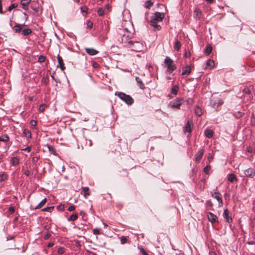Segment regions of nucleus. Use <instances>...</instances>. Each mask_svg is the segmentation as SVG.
<instances>
[{"label":"nucleus","instance_id":"13","mask_svg":"<svg viewBox=\"0 0 255 255\" xmlns=\"http://www.w3.org/2000/svg\"><path fill=\"white\" fill-rule=\"evenodd\" d=\"M228 180L229 181L233 183L237 181V178L234 174L232 173L228 176Z\"/></svg>","mask_w":255,"mask_h":255},{"label":"nucleus","instance_id":"20","mask_svg":"<svg viewBox=\"0 0 255 255\" xmlns=\"http://www.w3.org/2000/svg\"><path fill=\"white\" fill-rule=\"evenodd\" d=\"M186 131L189 133L191 132V123L189 121H188L185 127Z\"/></svg>","mask_w":255,"mask_h":255},{"label":"nucleus","instance_id":"37","mask_svg":"<svg viewBox=\"0 0 255 255\" xmlns=\"http://www.w3.org/2000/svg\"><path fill=\"white\" fill-rule=\"evenodd\" d=\"M7 178V175L5 173L0 174V181L2 182Z\"/></svg>","mask_w":255,"mask_h":255},{"label":"nucleus","instance_id":"8","mask_svg":"<svg viewBox=\"0 0 255 255\" xmlns=\"http://www.w3.org/2000/svg\"><path fill=\"white\" fill-rule=\"evenodd\" d=\"M85 50L86 52L90 55H95L98 53V51L97 50L93 48H85Z\"/></svg>","mask_w":255,"mask_h":255},{"label":"nucleus","instance_id":"38","mask_svg":"<svg viewBox=\"0 0 255 255\" xmlns=\"http://www.w3.org/2000/svg\"><path fill=\"white\" fill-rule=\"evenodd\" d=\"M211 169V166L210 165H207L204 168V172L206 174H208L209 173V171Z\"/></svg>","mask_w":255,"mask_h":255},{"label":"nucleus","instance_id":"60","mask_svg":"<svg viewBox=\"0 0 255 255\" xmlns=\"http://www.w3.org/2000/svg\"><path fill=\"white\" fill-rule=\"evenodd\" d=\"M54 244L52 242L51 243H49L48 244H47V247H49V248H50L51 247H52L53 246Z\"/></svg>","mask_w":255,"mask_h":255},{"label":"nucleus","instance_id":"47","mask_svg":"<svg viewBox=\"0 0 255 255\" xmlns=\"http://www.w3.org/2000/svg\"><path fill=\"white\" fill-rule=\"evenodd\" d=\"M58 64H63L62 58L59 55L57 56Z\"/></svg>","mask_w":255,"mask_h":255},{"label":"nucleus","instance_id":"63","mask_svg":"<svg viewBox=\"0 0 255 255\" xmlns=\"http://www.w3.org/2000/svg\"><path fill=\"white\" fill-rule=\"evenodd\" d=\"M207 66H209L210 67V68H213L214 66H215V65H211V64H210V65H207Z\"/></svg>","mask_w":255,"mask_h":255},{"label":"nucleus","instance_id":"17","mask_svg":"<svg viewBox=\"0 0 255 255\" xmlns=\"http://www.w3.org/2000/svg\"><path fill=\"white\" fill-rule=\"evenodd\" d=\"M30 1V0H21L20 3L23 5L24 9H27L28 8V5Z\"/></svg>","mask_w":255,"mask_h":255},{"label":"nucleus","instance_id":"26","mask_svg":"<svg viewBox=\"0 0 255 255\" xmlns=\"http://www.w3.org/2000/svg\"><path fill=\"white\" fill-rule=\"evenodd\" d=\"M9 138L7 134H3L0 136V141H8Z\"/></svg>","mask_w":255,"mask_h":255},{"label":"nucleus","instance_id":"12","mask_svg":"<svg viewBox=\"0 0 255 255\" xmlns=\"http://www.w3.org/2000/svg\"><path fill=\"white\" fill-rule=\"evenodd\" d=\"M24 26V25L16 24L13 26V30L15 32L19 33L21 31L22 28Z\"/></svg>","mask_w":255,"mask_h":255},{"label":"nucleus","instance_id":"2","mask_svg":"<svg viewBox=\"0 0 255 255\" xmlns=\"http://www.w3.org/2000/svg\"><path fill=\"white\" fill-rule=\"evenodd\" d=\"M164 16V13H160L159 12H156L153 14L152 16H151L150 20V25L152 27H153L155 29L158 30H160L161 28V26L157 24V23L158 22L162 21Z\"/></svg>","mask_w":255,"mask_h":255},{"label":"nucleus","instance_id":"33","mask_svg":"<svg viewBox=\"0 0 255 255\" xmlns=\"http://www.w3.org/2000/svg\"><path fill=\"white\" fill-rule=\"evenodd\" d=\"M145 7L149 9L150 7L153 5V3L150 0H148L145 2Z\"/></svg>","mask_w":255,"mask_h":255},{"label":"nucleus","instance_id":"15","mask_svg":"<svg viewBox=\"0 0 255 255\" xmlns=\"http://www.w3.org/2000/svg\"><path fill=\"white\" fill-rule=\"evenodd\" d=\"M208 220L211 222H215L217 219V216L211 213L208 214Z\"/></svg>","mask_w":255,"mask_h":255},{"label":"nucleus","instance_id":"44","mask_svg":"<svg viewBox=\"0 0 255 255\" xmlns=\"http://www.w3.org/2000/svg\"><path fill=\"white\" fill-rule=\"evenodd\" d=\"M57 209L58 210L62 211L64 209V205L62 204L59 205L58 206H57Z\"/></svg>","mask_w":255,"mask_h":255},{"label":"nucleus","instance_id":"32","mask_svg":"<svg viewBox=\"0 0 255 255\" xmlns=\"http://www.w3.org/2000/svg\"><path fill=\"white\" fill-rule=\"evenodd\" d=\"M54 209V207L53 206H50V207H46V208H44L42 209V211H46V212H51Z\"/></svg>","mask_w":255,"mask_h":255},{"label":"nucleus","instance_id":"51","mask_svg":"<svg viewBox=\"0 0 255 255\" xmlns=\"http://www.w3.org/2000/svg\"><path fill=\"white\" fill-rule=\"evenodd\" d=\"M190 56H191V52L189 51H186L185 52V56L186 57H190Z\"/></svg>","mask_w":255,"mask_h":255},{"label":"nucleus","instance_id":"22","mask_svg":"<svg viewBox=\"0 0 255 255\" xmlns=\"http://www.w3.org/2000/svg\"><path fill=\"white\" fill-rule=\"evenodd\" d=\"M194 13L197 18H200L202 14L201 11L199 9H195Z\"/></svg>","mask_w":255,"mask_h":255},{"label":"nucleus","instance_id":"50","mask_svg":"<svg viewBox=\"0 0 255 255\" xmlns=\"http://www.w3.org/2000/svg\"><path fill=\"white\" fill-rule=\"evenodd\" d=\"M75 209V207L74 205H72L69 207L68 210L69 211H72L74 210Z\"/></svg>","mask_w":255,"mask_h":255},{"label":"nucleus","instance_id":"24","mask_svg":"<svg viewBox=\"0 0 255 255\" xmlns=\"http://www.w3.org/2000/svg\"><path fill=\"white\" fill-rule=\"evenodd\" d=\"M23 134L24 136L27 138L31 137V134L29 130H27L26 129H23Z\"/></svg>","mask_w":255,"mask_h":255},{"label":"nucleus","instance_id":"16","mask_svg":"<svg viewBox=\"0 0 255 255\" xmlns=\"http://www.w3.org/2000/svg\"><path fill=\"white\" fill-rule=\"evenodd\" d=\"M135 80L136 82L137 83L138 86H139L140 88L141 89H144L145 88L144 85L143 83L142 80L138 77H136L135 78Z\"/></svg>","mask_w":255,"mask_h":255},{"label":"nucleus","instance_id":"49","mask_svg":"<svg viewBox=\"0 0 255 255\" xmlns=\"http://www.w3.org/2000/svg\"><path fill=\"white\" fill-rule=\"evenodd\" d=\"M81 11L84 12H86L87 10H88V8L86 6H82L81 8Z\"/></svg>","mask_w":255,"mask_h":255},{"label":"nucleus","instance_id":"1","mask_svg":"<svg viewBox=\"0 0 255 255\" xmlns=\"http://www.w3.org/2000/svg\"><path fill=\"white\" fill-rule=\"evenodd\" d=\"M126 33L125 32L123 35V41L128 43V47L131 48L132 50L135 51H141L143 47L142 43L132 40L131 34L130 33H128V31L127 29H126Z\"/></svg>","mask_w":255,"mask_h":255},{"label":"nucleus","instance_id":"61","mask_svg":"<svg viewBox=\"0 0 255 255\" xmlns=\"http://www.w3.org/2000/svg\"><path fill=\"white\" fill-rule=\"evenodd\" d=\"M23 150H27L28 152H29L30 151V147L28 146V147L25 148L24 149H23Z\"/></svg>","mask_w":255,"mask_h":255},{"label":"nucleus","instance_id":"41","mask_svg":"<svg viewBox=\"0 0 255 255\" xmlns=\"http://www.w3.org/2000/svg\"><path fill=\"white\" fill-rule=\"evenodd\" d=\"M93 232L95 235H99L100 233V229L98 228H95L93 230Z\"/></svg>","mask_w":255,"mask_h":255},{"label":"nucleus","instance_id":"58","mask_svg":"<svg viewBox=\"0 0 255 255\" xmlns=\"http://www.w3.org/2000/svg\"><path fill=\"white\" fill-rule=\"evenodd\" d=\"M24 174L27 176H28L29 175H30V171L29 170H26L25 172H24Z\"/></svg>","mask_w":255,"mask_h":255},{"label":"nucleus","instance_id":"39","mask_svg":"<svg viewBox=\"0 0 255 255\" xmlns=\"http://www.w3.org/2000/svg\"><path fill=\"white\" fill-rule=\"evenodd\" d=\"M45 60V57L44 56H40L38 58V62L39 63L44 62Z\"/></svg>","mask_w":255,"mask_h":255},{"label":"nucleus","instance_id":"48","mask_svg":"<svg viewBox=\"0 0 255 255\" xmlns=\"http://www.w3.org/2000/svg\"><path fill=\"white\" fill-rule=\"evenodd\" d=\"M8 212L10 214H12L14 212V209L12 207H10L8 208Z\"/></svg>","mask_w":255,"mask_h":255},{"label":"nucleus","instance_id":"25","mask_svg":"<svg viewBox=\"0 0 255 255\" xmlns=\"http://www.w3.org/2000/svg\"><path fill=\"white\" fill-rule=\"evenodd\" d=\"M19 159L16 157H12L11 159V163L12 165H15L18 164Z\"/></svg>","mask_w":255,"mask_h":255},{"label":"nucleus","instance_id":"30","mask_svg":"<svg viewBox=\"0 0 255 255\" xmlns=\"http://www.w3.org/2000/svg\"><path fill=\"white\" fill-rule=\"evenodd\" d=\"M89 189L88 187H85L83 188V192L84 193V196L86 197L88 195H90V192L89 191Z\"/></svg>","mask_w":255,"mask_h":255},{"label":"nucleus","instance_id":"64","mask_svg":"<svg viewBox=\"0 0 255 255\" xmlns=\"http://www.w3.org/2000/svg\"><path fill=\"white\" fill-rule=\"evenodd\" d=\"M213 0H206V1L208 3H212Z\"/></svg>","mask_w":255,"mask_h":255},{"label":"nucleus","instance_id":"10","mask_svg":"<svg viewBox=\"0 0 255 255\" xmlns=\"http://www.w3.org/2000/svg\"><path fill=\"white\" fill-rule=\"evenodd\" d=\"M204 153L203 149H200L196 154V161L199 162L202 158Z\"/></svg>","mask_w":255,"mask_h":255},{"label":"nucleus","instance_id":"23","mask_svg":"<svg viewBox=\"0 0 255 255\" xmlns=\"http://www.w3.org/2000/svg\"><path fill=\"white\" fill-rule=\"evenodd\" d=\"M212 51V47L209 45H208L206 46L205 49V52L206 55H209Z\"/></svg>","mask_w":255,"mask_h":255},{"label":"nucleus","instance_id":"29","mask_svg":"<svg viewBox=\"0 0 255 255\" xmlns=\"http://www.w3.org/2000/svg\"><path fill=\"white\" fill-rule=\"evenodd\" d=\"M180 47H181V43H180V41H179L178 40H177L175 43V44L174 46V48L175 50L178 51L180 49Z\"/></svg>","mask_w":255,"mask_h":255},{"label":"nucleus","instance_id":"14","mask_svg":"<svg viewBox=\"0 0 255 255\" xmlns=\"http://www.w3.org/2000/svg\"><path fill=\"white\" fill-rule=\"evenodd\" d=\"M205 135L208 138H211L213 135V131L210 129H206L204 131Z\"/></svg>","mask_w":255,"mask_h":255},{"label":"nucleus","instance_id":"36","mask_svg":"<svg viewBox=\"0 0 255 255\" xmlns=\"http://www.w3.org/2000/svg\"><path fill=\"white\" fill-rule=\"evenodd\" d=\"M97 12L100 16H102L104 14V10L103 8L100 7L98 8Z\"/></svg>","mask_w":255,"mask_h":255},{"label":"nucleus","instance_id":"40","mask_svg":"<svg viewBox=\"0 0 255 255\" xmlns=\"http://www.w3.org/2000/svg\"><path fill=\"white\" fill-rule=\"evenodd\" d=\"M45 106H46V105L44 104L41 105L39 107V109H38L39 111L41 112H42L43 111H44L45 110Z\"/></svg>","mask_w":255,"mask_h":255},{"label":"nucleus","instance_id":"21","mask_svg":"<svg viewBox=\"0 0 255 255\" xmlns=\"http://www.w3.org/2000/svg\"><path fill=\"white\" fill-rule=\"evenodd\" d=\"M32 32L30 28L23 29L22 31V34L24 36L28 35Z\"/></svg>","mask_w":255,"mask_h":255},{"label":"nucleus","instance_id":"35","mask_svg":"<svg viewBox=\"0 0 255 255\" xmlns=\"http://www.w3.org/2000/svg\"><path fill=\"white\" fill-rule=\"evenodd\" d=\"M164 63L165 64H172L173 63V61L169 57H166L164 59Z\"/></svg>","mask_w":255,"mask_h":255},{"label":"nucleus","instance_id":"7","mask_svg":"<svg viewBox=\"0 0 255 255\" xmlns=\"http://www.w3.org/2000/svg\"><path fill=\"white\" fill-rule=\"evenodd\" d=\"M210 104L213 108H216L221 105V102L218 99H213L211 100Z\"/></svg>","mask_w":255,"mask_h":255},{"label":"nucleus","instance_id":"45","mask_svg":"<svg viewBox=\"0 0 255 255\" xmlns=\"http://www.w3.org/2000/svg\"><path fill=\"white\" fill-rule=\"evenodd\" d=\"M246 151L249 153H251L253 152V149L251 146H248L246 148Z\"/></svg>","mask_w":255,"mask_h":255},{"label":"nucleus","instance_id":"9","mask_svg":"<svg viewBox=\"0 0 255 255\" xmlns=\"http://www.w3.org/2000/svg\"><path fill=\"white\" fill-rule=\"evenodd\" d=\"M191 72V67L190 66L187 65L185 67L183 68L182 75H188Z\"/></svg>","mask_w":255,"mask_h":255},{"label":"nucleus","instance_id":"31","mask_svg":"<svg viewBox=\"0 0 255 255\" xmlns=\"http://www.w3.org/2000/svg\"><path fill=\"white\" fill-rule=\"evenodd\" d=\"M77 218H78V215L77 214H73L70 216L68 220L74 221L76 220Z\"/></svg>","mask_w":255,"mask_h":255},{"label":"nucleus","instance_id":"28","mask_svg":"<svg viewBox=\"0 0 255 255\" xmlns=\"http://www.w3.org/2000/svg\"><path fill=\"white\" fill-rule=\"evenodd\" d=\"M168 68L167 69V71L171 73L172 71H173L176 69L175 65H167Z\"/></svg>","mask_w":255,"mask_h":255},{"label":"nucleus","instance_id":"56","mask_svg":"<svg viewBox=\"0 0 255 255\" xmlns=\"http://www.w3.org/2000/svg\"><path fill=\"white\" fill-rule=\"evenodd\" d=\"M214 63V62L213 60L209 59L206 62V64H212Z\"/></svg>","mask_w":255,"mask_h":255},{"label":"nucleus","instance_id":"5","mask_svg":"<svg viewBox=\"0 0 255 255\" xmlns=\"http://www.w3.org/2000/svg\"><path fill=\"white\" fill-rule=\"evenodd\" d=\"M245 176L250 178H253L255 175V170L254 168H249L244 170Z\"/></svg>","mask_w":255,"mask_h":255},{"label":"nucleus","instance_id":"18","mask_svg":"<svg viewBox=\"0 0 255 255\" xmlns=\"http://www.w3.org/2000/svg\"><path fill=\"white\" fill-rule=\"evenodd\" d=\"M212 196L218 201L219 203L222 202V198L220 197V195L218 193L215 192L214 194L212 195Z\"/></svg>","mask_w":255,"mask_h":255},{"label":"nucleus","instance_id":"4","mask_svg":"<svg viewBox=\"0 0 255 255\" xmlns=\"http://www.w3.org/2000/svg\"><path fill=\"white\" fill-rule=\"evenodd\" d=\"M184 99L183 98H176L170 102L169 106L173 109H179Z\"/></svg>","mask_w":255,"mask_h":255},{"label":"nucleus","instance_id":"62","mask_svg":"<svg viewBox=\"0 0 255 255\" xmlns=\"http://www.w3.org/2000/svg\"><path fill=\"white\" fill-rule=\"evenodd\" d=\"M49 236H50V235H48V234L44 236V239H47L49 238Z\"/></svg>","mask_w":255,"mask_h":255},{"label":"nucleus","instance_id":"52","mask_svg":"<svg viewBox=\"0 0 255 255\" xmlns=\"http://www.w3.org/2000/svg\"><path fill=\"white\" fill-rule=\"evenodd\" d=\"M140 252L142 253V255H148L143 248L140 249Z\"/></svg>","mask_w":255,"mask_h":255},{"label":"nucleus","instance_id":"54","mask_svg":"<svg viewBox=\"0 0 255 255\" xmlns=\"http://www.w3.org/2000/svg\"><path fill=\"white\" fill-rule=\"evenodd\" d=\"M64 65H57V68H59L62 71L65 68Z\"/></svg>","mask_w":255,"mask_h":255},{"label":"nucleus","instance_id":"42","mask_svg":"<svg viewBox=\"0 0 255 255\" xmlns=\"http://www.w3.org/2000/svg\"><path fill=\"white\" fill-rule=\"evenodd\" d=\"M93 22L90 20L88 21L87 22V28H91L93 27Z\"/></svg>","mask_w":255,"mask_h":255},{"label":"nucleus","instance_id":"59","mask_svg":"<svg viewBox=\"0 0 255 255\" xmlns=\"http://www.w3.org/2000/svg\"><path fill=\"white\" fill-rule=\"evenodd\" d=\"M0 13H2L1 0H0Z\"/></svg>","mask_w":255,"mask_h":255},{"label":"nucleus","instance_id":"46","mask_svg":"<svg viewBox=\"0 0 255 255\" xmlns=\"http://www.w3.org/2000/svg\"><path fill=\"white\" fill-rule=\"evenodd\" d=\"M17 6V5L15 3H13L12 4H11L8 7V10H11V9H13L14 8H15Z\"/></svg>","mask_w":255,"mask_h":255},{"label":"nucleus","instance_id":"11","mask_svg":"<svg viewBox=\"0 0 255 255\" xmlns=\"http://www.w3.org/2000/svg\"><path fill=\"white\" fill-rule=\"evenodd\" d=\"M194 112L197 116H201L203 114V111L201 107L196 106L194 108Z\"/></svg>","mask_w":255,"mask_h":255},{"label":"nucleus","instance_id":"55","mask_svg":"<svg viewBox=\"0 0 255 255\" xmlns=\"http://www.w3.org/2000/svg\"><path fill=\"white\" fill-rule=\"evenodd\" d=\"M247 244L250 245H253L255 244V242L254 241H250L247 242Z\"/></svg>","mask_w":255,"mask_h":255},{"label":"nucleus","instance_id":"3","mask_svg":"<svg viewBox=\"0 0 255 255\" xmlns=\"http://www.w3.org/2000/svg\"><path fill=\"white\" fill-rule=\"evenodd\" d=\"M118 96L128 105H131L133 103V99L129 95L120 92L118 94Z\"/></svg>","mask_w":255,"mask_h":255},{"label":"nucleus","instance_id":"27","mask_svg":"<svg viewBox=\"0 0 255 255\" xmlns=\"http://www.w3.org/2000/svg\"><path fill=\"white\" fill-rule=\"evenodd\" d=\"M47 199L46 198L43 199L35 208V209L41 208L46 202Z\"/></svg>","mask_w":255,"mask_h":255},{"label":"nucleus","instance_id":"6","mask_svg":"<svg viewBox=\"0 0 255 255\" xmlns=\"http://www.w3.org/2000/svg\"><path fill=\"white\" fill-rule=\"evenodd\" d=\"M224 219L228 223H231L232 222V213H230L227 209H224Z\"/></svg>","mask_w":255,"mask_h":255},{"label":"nucleus","instance_id":"53","mask_svg":"<svg viewBox=\"0 0 255 255\" xmlns=\"http://www.w3.org/2000/svg\"><path fill=\"white\" fill-rule=\"evenodd\" d=\"M30 125L32 127H35L36 125V122L34 120H32L30 122Z\"/></svg>","mask_w":255,"mask_h":255},{"label":"nucleus","instance_id":"19","mask_svg":"<svg viewBox=\"0 0 255 255\" xmlns=\"http://www.w3.org/2000/svg\"><path fill=\"white\" fill-rule=\"evenodd\" d=\"M179 90V87L177 85H174L171 90V93L173 95H177Z\"/></svg>","mask_w":255,"mask_h":255},{"label":"nucleus","instance_id":"43","mask_svg":"<svg viewBox=\"0 0 255 255\" xmlns=\"http://www.w3.org/2000/svg\"><path fill=\"white\" fill-rule=\"evenodd\" d=\"M64 252V249L62 247H60L58 249V253L59 254L61 255Z\"/></svg>","mask_w":255,"mask_h":255},{"label":"nucleus","instance_id":"34","mask_svg":"<svg viewBox=\"0 0 255 255\" xmlns=\"http://www.w3.org/2000/svg\"><path fill=\"white\" fill-rule=\"evenodd\" d=\"M128 242V239L125 236H122L121 238V243L122 244L127 243Z\"/></svg>","mask_w":255,"mask_h":255},{"label":"nucleus","instance_id":"57","mask_svg":"<svg viewBox=\"0 0 255 255\" xmlns=\"http://www.w3.org/2000/svg\"><path fill=\"white\" fill-rule=\"evenodd\" d=\"M208 160L209 161V162H210L213 159V157L212 155H210L207 158Z\"/></svg>","mask_w":255,"mask_h":255}]
</instances>
